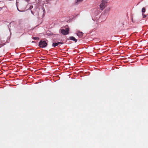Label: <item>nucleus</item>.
<instances>
[{"instance_id":"obj_1","label":"nucleus","mask_w":148,"mask_h":148,"mask_svg":"<svg viewBox=\"0 0 148 148\" xmlns=\"http://www.w3.org/2000/svg\"><path fill=\"white\" fill-rule=\"evenodd\" d=\"M47 43L43 40H41L39 43V46L40 47L44 48L47 47Z\"/></svg>"},{"instance_id":"obj_2","label":"nucleus","mask_w":148,"mask_h":148,"mask_svg":"<svg viewBox=\"0 0 148 148\" xmlns=\"http://www.w3.org/2000/svg\"><path fill=\"white\" fill-rule=\"evenodd\" d=\"M69 28H66L65 29H60V33L63 35H67L69 34Z\"/></svg>"},{"instance_id":"obj_3","label":"nucleus","mask_w":148,"mask_h":148,"mask_svg":"<svg viewBox=\"0 0 148 148\" xmlns=\"http://www.w3.org/2000/svg\"><path fill=\"white\" fill-rule=\"evenodd\" d=\"M107 1L105 0H102L101 1V3L100 5V8H101V9H104L105 7L107 6Z\"/></svg>"},{"instance_id":"obj_4","label":"nucleus","mask_w":148,"mask_h":148,"mask_svg":"<svg viewBox=\"0 0 148 148\" xmlns=\"http://www.w3.org/2000/svg\"><path fill=\"white\" fill-rule=\"evenodd\" d=\"M33 7V5L32 4L29 3L26 6V8L27 9H32Z\"/></svg>"},{"instance_id":"obj_5","label":"nucleus","mask_w":148,"mask_h":148,"mask_svg":"<svg viewBox=\"0 0 148 148\" xmlns=\"http://www.w3.org/2000/svg\"><path fill=\"white\" fill-rule=\"evenodd\" d=\"M62 42H53L52 44V46L53 47H55L56 46H58L60 44H63Z\"/></svg>"},{"instance_id":"obj_6","label":"nucleus","mask_w":148,"mask_h":148,"mask_svg":"<svg viewBox=\"0 0 148 148\" xmlns=\"http://www.w3.org/2000/svg\"><path fill=\"white\" fill-rule=\"evenodd\" d=\"M138 18L137 17L134 20L133 18H132V20L133 22L134 23H136L139 22L141 20V19H140L139 20H138Z\"/></svg>"},{"instance_id":"obj_7","label":"nucleus","mask_w":148,"mask_h":148,"mask_svg":"<svg viewBox=\"0 0 148 148\" xmlns=\"http://www.w3.org/2000/svg\"><path fill=\"white\" fill-rule=\"evenodd\" d=\"M69 39L70 40L74 41L75 42H76L77 41V40L73 36H71L69 37Z\"/></svg>"},{"instance_id":"obj_8","label":"nucleus","mask_w":148,"mask_h":148,"mask_svg":"<svg viewBox=\"0 0 148 148\" xmlns=\"http://www.w3.org/2000/svg\"><path fill=\"white\" fill-rule=\"evenodd\" d=\"M77 35L79 37H82L83 35V33L82 32H78L77 33Z\"/></svg>"},{"instance_id":"obj_9","label":"nucleus","mask_w":148,"mask_h":148,"mask_svg":"<svg viewBox=\"0 0 148 148\" xmlns=\"http://www.w3.org/2000/svg\"><path fill=\"white\" fill-rule=\"evenodd\" d=\"M145 10H142V15L143 16V18H145L146 17H147L148 16L147 15H146L144 14V12H145Z\"/></svg>"},{"instance_id":"obj_10","label":"nucleus","mask_w":148,"mask_h":148,"mask_svg":"<svg viewBox=\"0 0 148 148\" xmlns=\"http://www.w3.org/2000/svg\"><path fill=\"white\" fill-rule=\"evenodd\" d=\"M41 1L42 3V4H44V3H49V0H40L39 1Z\"/></svg>"},{"instance_id":"obj_11","label":"nucleus","mask_w":148,"mask_h":148,"mask_svg":"<svg viewBox=\"0 0 148 148\" xmlns=\"http://www.w3.org/2000/svg\"><path fill=\"white\" fill-rule=\"evenodd\" d=\"M32 38L34 39V40H38L39 39V38H38V37H34Z\"/></svg>"},{"instance_id":"obj_12","label":"nucleus","mask_w":148,"mask_h":148,"mask_svg":"<svg viewBox=\"0 0 148 148\" xmlns=\"http://www.w3.org/2000/svg\"><path fill=\"white\" fill-rule=\"evenodd\" d=\"M82 1L83 0H76V3L77 4L78 3Z\"/></svg>"},{"instance_id":"obj_13","label":"nucleus","mask_w":148,"mask_h":148,"mask_svg":"<svg viewBox=\"0 0 148 148\" xmlns=\"http://www.w3.org/2000/svg\"><path fill=\"white\" fill-rule=\"evenodd\" d=\"M144 14H145L148 16V12L147 11H146L145 10V12H144Z\"/></svg>"},{"instance_id":"obj_14","label":"nucleus","mask_w":148,"mask_h":148,"mask_svg":"<svg viewBox=\"0 0 148 148\" xmlns=\"http://www.w3.org/2000/svg\"><path fill=\"white\" fill-rule=\"evenodd\" d=\"M38 9H43L44 8L42 6V5L40 6V8H38Z\"/></svg>"},{"instance_id":"obj_15","label":"nucleus","mask_w":148,"mask_h":148,"mask_svg":"<svg viewBox=\"0 0 148 148\" xmlns=\"http://www.w3.org/2000/svg\"><path fill=\"white\" fill-rule=\"evenodd\" d=\"M4 45L5 44H1L0 45V48L1 47H2L3 46V45Z\"/></svg>"},{"instance_id":"obj_16","label":"nucleus","mask_w":148,"mask_h":148,"mask_svg":"<svg viewBox=\"0 0 148 148\" xmlns=\"http://www.w3.org/2000/svg\"><path fill=\"white\" fill-rule=\"evenodd\" d=\"M19 11H20V12H24V11H24V10H22V11H21L20 10H18Z\"/></svg>"},{"instance_id":"obj_17","label":"nucleus","mask_w":148,"mask_h":148,"mask_svg":"<svg viewBox=\"0 0 148 148\" xmlns=\"http://www.w3.org/2000/svg\"><path fill=\"white\" fill-rule=\"evenodd\" d=\"M30 0H26V1L27 2H29L30 1Z\"/></svg>"},{"instance_id":"obj_18","label":"nucleus","mask_w":148,"mask_h":148,"mask_svg":"<svg viewBox=\"0 0 148 148\" xmlns=\"http://www.w3.org/2000/svg\"><path fill=\"white\" fill-rule=\"evenodd\" d=\"M43 12L44 13H45V10H43Z\"/></svg>"},{"instance_id":"obj_19","label":"nucleus","mask_w":148,"mask_h":148,"mask_svg":"<svg viewBox=\"0 0 148 148\" xmlns=\"http://www.w3.org/2000/svg\"><path fill=\"white\" fill-rule=\"evenodd\" d=\"M142 9H143V10H144V9H145V8H143Z\"/></svg>"},{"instance_id":"obj_20","label":"nucleus","mask_w":148,"mask_h":148,"mask_svg":"<svg viewBox=\"0 0 148 148\" xmlns=\"http://www.w3.org/2000/svg\"><path fill=\"white\" fill-rule=\"evenodd\" d=\"M16 7H17V10H18V7H17V6H16Z\"/></svg>"},{"instance_id":"obj_21","label":"nucleus","mask_w":148,"mask_h":148,"mask_svg":"<svg viewBox=\"0 0 148 148\" xmlns=\"http://www.w3.org/2000/svg\"><path fill=\"white\" fill-rule=\"evenodd\" d=\"M31 12H32V10H31Z\"/></svg>"},{"instance_id":"obj_22","label":"nucleus","mask_w":148,"mask_h":148,"mask_svg":"<svg viewBox=\"0 0 148 148\" xmlns=\"http://www.w3.org/2000/svg\"><path fill=\"white\" fill-rule=\"evenodd\" d=\"M32 14H33V13L32 12Z\"/></svg>"},{"instance_id":"obj_23","label":"nucleus","mask_w":148,"mask_h":148,"mask_svg":"<svg viewBox=\"0 0 148 148\" xmlns=\"http://www.w3.org/2000/svg\"><path fill=\"white\" fill-rule=\"evenodd\" d=\"M32 14H33V13L32 12Z\"/></svg>"},{"instance_id":"obj_24","label":"nucleus","mask_w":148,"mask_h":148,"mask_svg":"<svg viewBox=\"0 0 148 148\" xmlns=\"http://www.w3.org/2000/svg\"><path fill=\"white\" fill-rule=\"evenodd\" d=\"M32 14H33V13L32 12Z\"/></svg>"}]
</instances>
